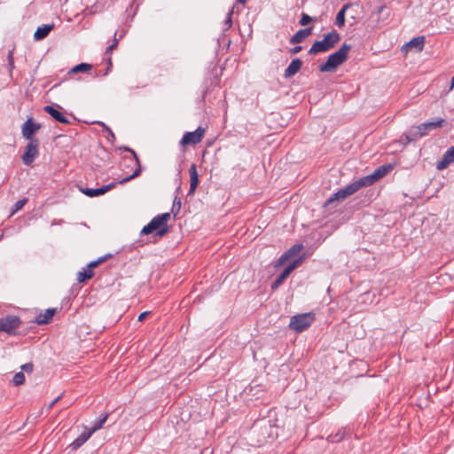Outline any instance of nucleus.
Masks as SVG:
<instances>
[{
    "mask_svg": "<svg viewBox=\"0 0 454 454\" xmlns=\"http://www.w3.org/2000/svg\"><path fill=\"white\" fill-rule=\"evenodd\" d=\"M170 219V213H163L154 216L144 228L141 235L153 234L154 238H162L170 231L168 222Z\"/></svg>",
    "mask_w": 454,
    "mask_h": 454,
    "instance_id": "nucleus-1",
    "label": "nucleus"
},
{
    "mask_svg": "<svg viewBox=\"0 0 454 454\" xmlns=\"http://www.w3.org/2000/svg\"><path fill=\"white\" fill-rule=\"evenodd\" d=\"M351 45L344 43L338 51L330 54L325 62L318 66V69L322 73H331L342 65L348 58V52Z\"/></svg>",
    "mask_w": 454,
    "mask_h": 454,
    "instance_id": "nucleus-2",
    "label": "nucleus"
},
{
    "mask_svg": "<svg viewBox=\"0 0 454 454\" xmlns=\"http://www.w3.org/2000/svg\"><path fill=\"white\" fill-rule=\"evenodd\" d=\"M340 40V35L336 30H333L325 34L323 40L316 41L309 50L308 54L317 55L318 53L327 52L333 49Z\"/></svg>",
    "mask_w": 454,
    "mask_h": 454,
    "instance_id": "nucleus-3",
    "label": "nucleus"
},
{
    "mask_svg": "<svg viewBox=\"0 0 454 454\" xmlns=\"http://www.w3.org/2000/svg\"><path fill=\"white\" fill-rule=\"evenodd\" d=\"M120 150L129 152L131 154V156H129V157L125 156L122 158V166H125L127 161H129V163H135V166H136V168L131 175H129L126 177H123L121 180H118V183H120V184H126L127 182L137 177L138 176H140L141 171H142V167H141V162H140V160H139L137 153L132 148H129L128 146H122V147H120Z\"/></svg>",
    "mask_w": 454,
    "mask_h": 454,
    "instance_id": "nucleus-4",
    "label": "nucleus"
},
{
    "mask_svg": "<svg viewBox=\"0 0 454 454\" xmlns=\"http://www.w3.org/2000/svg\"><path fill=\"white\" fill-rule=\"evenodd\" d=\"M315 318V314L312 312L297 314L291 317L289 328L296 333H301L312 325Z\"/></svg>",
    "mask_w": 454,
    "mask_h": 454,
    "instance_id": "nucleus-5",
    "label": "nucleus"
},
{
    "mask_svg": "<svg viewBox=\"0 0 454 454\" xmlns=\"http://www.w3.org/2000/svg\"><path fill=\"white\" fill-rule=\"evenodd\" d=\"M22 320L19 316L7 315L0 317V332L5 333L8 335H17V329L20 327Z\"/></svg>",
    "mask_w": 454,
    "mask_h": 454,
    "instance_id": "nucleus-6",
    "label": "nucleus"
},
{
    "mask_svg": "<svg viewBox=\"0 0 454 454\" xmlns=\"http://www.w3.org/2000/svg\"><path fill=\"white\" fill-rule=\"evenodd\" d=\"M40 140L34 139L28 141L25 147L24 153L21 155L22 162L26 166H30L39 155Z\"/></svg>",
    "mask_w": 454,
    "mask_h": 454,
    "instance_id": "nucleus-7",
    "label": "nucleus"
},
{
    "mask_svg": "<svg viewBox=\"0 0 454 454\" xmlns=\"http://www.w3.org/2000/svg\"><path fill=\"white\" fill-rule=\"evenodd\" d=\"M304 255L300 256L299 258L289 263L283 271L277 277V278L271 283L270 288L271 290H277L284 281L288 278V276L292 273V271L296 269L301 262L304 260Z\"/></svg>",
    "mask_w": 454,
    "mask_h": 454,
    "instance_id": "nucleus-8",
    "label": "nucleus"
},
{
    "mask_svg": "<svg viewBox=\"0 0 454 454\" xmlns=\"http://www.w3.org/2000/svg\"><path fill=\"white\" fill-rule=\"evenodd\" d=\"M42 128L41 123L36 122L33 117H28L21 126L22 137L28 141L38 139L35 134Z\"/></svg>",
    "mask_w": 454,
    "mask_h": 454,
    "instance_id": "nucleus-9",
    "label": "nucleus"
},
{
    "mask_svg": "<svg viewBox=\"0 0 454 454\" xmlns=\"http://www.w3.org/2000/svg\"><path fill=\"white\" fill-rule=\"evenodd\" d=\"M206 130L202 127H198L195 131L185 132L180 141L182 146L197 145L200 143L205 136Z\"/></svg>",
    "mask_w": 454,
    "mask_h": 454,
    "instance_id": "nucleus-10",
    "label": "nucleus"
},
{
    "mask_svg": "<svg viewBox=\"0 0 454 454\" xmlns=\"http://www.w3.org/2000/svg\"><path fill=\"white\" fill-rule=\"evenodd\" d=\"M356 192L355 184L353 183L348 184L346 187L340 189L337 192L333 193L325 202V207L330 206L336 200H341L347 197Z\"/></svg>",
    "mask_w": 454,
    "mask_h": 454,
    "instance_id": "nucleus-11",
    "label": "nucleus"
},
{
    "mask_svg": "<svg viewBox=\"0 0 454 454\" xmlns=\"http://www.w3.org/2000/svg\"><path fill=\"white\" fill-rule=\"evenodd\" d=\"M62 107L59 105H48L43 107V111L51 115L56 121L62 124H70V121L61 112Z\"/></svg>",
    "mask_w": 454,
    "mask_h": 454,
    "instance_id": "nucleus-12",
    "label": "nucleus"
},
{
    "mask_svg": "<svg viewBox=\"0 0 454 454\" xmlns=\"http://www.w3.org/2000/svg\"><path fill=\"white\" fill-rule=\"evenodd\" d=\"M448 121L443 118H437L432 121H427L417 126L423 136H427L431 130L447 126Z\"/></svg>",
    "mask_w": 454,
    "mask_h": 454,
    "instance_id": "nucleus-13",
    "label": "nucleus"
},
{
    "mask_svg": "<svg viewBox=\"0 0 454 454\" xmlns=\"http://www.w3.org/2000/svg\"><path fill=\"white\" fill-rule=\"evenodd\" d=\"M118 181L112 182L106 185H103L99 188H83L81 189L82 192L90 198L98 197L105 194L106 192L111 191L118 184Z\"/></svg>",
    "mask_w": 454,
    "mask_h": 454,
    "instance_id": "nucleus-14",
    "label": "nucleus"
},
{
    "mask_svg": "<svg viewBox=\"0 0 454 454\" xmlns=\"http://www.w3.org/2000/svg\"><path fill=\"white\" fill-rule=\"evenodd\" d=\"M451 163H454V146L450 147L442 155L441 160L436 163V168L438 170H443L449 167Z\"/></svg>",
    "mask_w": 454,
    "mask_h": 454,
    "instance_id": "nucleus-15",
    "label": "nucleus"
},
{
    "mask_svg": "<svg viewBox=\"0 0 454 454\" xmlns=\"http://www.w3.org/2000/svg\"><path fill=\"white\" fill-rule=\"evenodd\" d=\"M190 175V189L187 195L192 196L200 184L199 174L197 171L196 164L192 163L189 168Z\"/></svg>",
    "mask_w": 454,
    "mask_h": 454,
    "instance_id": "nucleus-16",
    "label": "nucleus"
},
{
    "mask_svg": "<svg viewBox=\"0 0 454 454\" xmlns=\"http://www.w3.org/2000/svg\"><path fill=\"white\" fill-rule=\"evenodd\" d=\"M56 313V309H48L43 313H39L35 317L34 323H35L38 325H48L52 321V318Z\"/></svg>",
    "mask_w": 454,
    "mask_h": 454,
    "instance_id": "nucleus-17",
    "label": "nucleus"
},
{
    "mask_svg": "<svg viewBox=\"0 0 454 454\" xmlns=\"http://www.w3.org/2000/svg\"><path fill=\"white\" fill-rule=\"evenodd\" d=\"M302 64V60L299 58L294 59L286 68L284 77L287 79L296 74L301 70Z\"/></svg>",
    "mask_w": 454,
    "mask_h": 454,
    "instance_id": "nucleus-18",
    "label": "nucleus"
},
{
    "mask_svg": "<svg viewBox=\"0 0 454 454\" xmlns=\"http://www.w3.org/2000/svg\"><path fill=\"white\" fill-rule=\"evenodd\" d=\"M312 31L313 27L300 29L289 39V43L291 44L301 43L306 37L309 36L312 34Z\"/></svg>",
    "mask_w": 454,
    "mask_h": 454,
    "instance_id": "nucleus-19",
    "label": "nucleus"
},
{
    "mask_svg": "<svg viewBox=\"0 0 454 454\" xmlns=\"http://www.w3.org/2000/svg\"><path fill=\"white\" fill-rule=\"evenodd\" d=\"M91 435L92 433L90 430L85 427V430L74 441H73L68 447L71 448L72 450H76L84 444Z\"/></svg>",
    "mask_w": 454,
    "mask_h": 454,
    "instance_id": "nucleus-20",
    "label": "nucleus"
},
{
    "mask_svg": "<svg viewBox=\"0 0 454 454\" xmlns=\"http://www.w3.org/2000/svg\"><path fill=\"white\" fill-rule=\"evenodd\" d=\"M54 29V24H44L41 27H38L34 34L35 41L43 40L48 36V35Z\"/></svg>",
    "mask_w": 454,
    "mask_h": 454,
    "instance_id": "nucleus-21",
    "label": "nucleus"
},
{
    "mask_svg": "<svg viewBox=\"0 0 454 454\" xmlns=\"http://www.w3.org/2000/svg\"><path fill=\"white\" fill-rule=\"evenodd\" d=\"M375 182L377 181L374 177L373 173H372L353 182V184H355L356 190L357 192L361 187L370 186L373 184Z\"/></svg>",
    "mask_w": 454,
    "mask_h": 454,
    "instance_id": "nucleus-22",
    "label": "nucleus"
},
{
    "mask_svg": "<svg viewBox=\"0 0 454 454\" xmlns=\"http://www.w3.org/2000/svg\"><path fill=\"white\" fill-rule=\"evenodd\" d=\"M394 168L392 164H385L377 168L372 173L376 181L384 177L387 173H389Z\"/></svg>",
    "mask_w": 454,
    "mask_h": 454,
    "instance_id": "nucleus-23",
    "label": "nucleus"
},
{
    "mask_svg": "<svg viewBox=\"0 0 454 454\" xmlns=\"http://www.w3.org/2000/svg\"><path fill=\"white\" fill-rule=\"evenodd\" d=\"M351 6V4L348 3L344 4L341 9L338 12L335 18V25L339 27H342L345 25V13L346 11Z\"/></svg>",
    "mask_w": 454,
    "mask_h": 454,
    "instance_id": "nucleus-24",
    "label": "nucleus"
},
{
    "mask_svg": "<svg viewBox=\"0 0 454 454\" xmlns=\"http://www.w3.org/2000/svg\"><path fill=\"white\" fill-rule=\"evenodd\" d=\"M425 43V36H417L412 38L409 43H407L404 46L410 48H416L418 51H422Z\"/></svg>",
    "mask_w": 454,
    "mask_h": 454,
    "instance_id": "nucleus-25",
    "label": "nucleus"
},
{
    "mask_svg": "<svg viewBox=\"0 0 454 454\" xmlns=\"http://www.w3.org/2000/svg\"><path fill=\"white\" fill-rule=\"evenodd\" d=\"M14 50H15V47H13L12 50H10L7 54L6 68H7V71H8L11 78H12V72L15 69L14 57H13Z\"/></svg>",
    "mask_w": 454,
    "mask_h": 454,
    "instance_id": "nucleus-26",
    "label": "nucleus"
},
{
    "mask_svg": "<svg viewBox=\"0 0 454 454\" xmlns=\"http://www.w3.org/2000/svg\"><path fill=\"white\" fill-rule=\"evenodd\" d=\"M94 276V271L92 270L83 269L82 271L78 272L77 281L79 283H85L88 280L91 279Z\"/></svg>",
    "mask_w": 454,
    "mask_h": 454,
    "instance_id": "nucleus-27",
    "label": "nucleus"
},
{
    "mask_svg": "<svg viewBox=\"0 0 454 454\" xmlns=\"http://www.w3.org/2000/svg\"><path fill=\"white\" fill-rule=\"evenodd\" d=\"M408 137H406L407 142H413L416 141L418 138L424 137L421 131L417 129V126H413L411 128V129L406 132Z\"/></svg>",
    "mask_w": 454,
    "mask_h": 454,
    "instance_id": "nucleus-28",
    "label": "nucleus"
},
{
    "mask_svg": "<svg viewBox=\"0 0 454 454\" xmlns=\"http://www.w3.org/2000/svg\"><path fill=\"white\" fill-rule=\"evenodd\" d=\"M108 413H103L101 414L98 419L95 421L93 427L90 429V432L93 434L97 430L100 429L106 421L107 420Z\"/></svg>",
    "mask_w": 454,
    "mask_h": 454,
    "instance_id": "nucleus-29",
    "label": "nucleus"
},
{
    "mask_svg": "<svg viewBox=\"0 0 454 454\" xmlns=\"http://www.w3.org/2000/svg\"><path fill=\"white\" fill-rule=\"evenodd\" d=\"M92 69V65L88 63H80L74 66L70 71L69 74H77L81 72H88Z\"/></svg>",
    "mask_w": 454,
    "mask_h": 454,
    "instance_id": "nucleus-30",
    "label": "nucleus"
},
{
    "mask_svg": "<svg viewBox=\"0 0 454 454\" xmlns=\"http://www.w3.org/2000/svg\"><path fill=\"white\" fill-rule=\"evenodd\" d=\"M303 249L302 244H295L292 246L288 250H286L285 253L290 258L297 255L301 250Z\"/></svg>",
    "mask_w": 454,
    "mask_h": 454,
    "instance_id": "nucleus-31",
    "label": "nucleus"
},
{
    "mask_svg": "<svg viewBox=\"0 0 454 454\" xmlns=\"http://www.w3.org/2000/svg\"><path fill=\"white\" fill-rule=\"evenodd\" d=\"M28 201L27 198H23L20 200H18L13 206L11 210V215H13L16 214L19 210H20Z\"/></svg>",
    "mask_w": 454,
    "mask_h": 454,
    "instance_id": "nucleus-32",
    "label": "nucleus"
},
{
    "mask_svg": "<svg viewBox=\"0 0 454 454\" xmlns=\"http://www.w3.org/2000/svg\"><path fill=\"white\" fill-rule=\"evenodd\" d=\"M314 20H316V18H313V17L309 16V14L302 12L301 15V19L299 20V24L301 26L305 27Z\"/></svg>",
    "mask_w": 454,
    "mask_h": 454,
    "instance_id": "nucleus-33",
    "label": "nucleus"
},
{
    "mask_svg": "<svg viewBox=\"0 0 454 454\" xmlns=\"http://www.w3.org/2000/svg\"><path fill=\"white\" fill-rule=\"evenodd\" d=\"M25 382V375L22 372L15 373L12 378V383L14 386H20Z\"/></svg>",
    "mask_w": 454,
    "mask_h": 454,
    "instance_id": "nucleus-34",
    "label": "nucleus"
},
{
    "mask_svg": "<svg viewBox=\"0 0 454 454\" xmlns=\"http://www.w3.org/2000/svg\"><path fill=\"white\" fill-rule=\"evenodd\" d=\"M345 434V430H340L335 434H331L328 438L331 439L333 442H339L344 439Z\"/></svg>",
    "mask_w": 454,
    "mask_h": 454,
    "instance_id": "nucleus-35",
    "label": "nucleus"
},
{
    "mask_svg": "<svg viewBox=\"0 0 454 454\" xmlns=\"http://www.w3.org/2000/svg\"><path fill=\"white\" fill-rule=\"evenodd\" d=\"M180 209H181V200L179 198L176 197L173 201L171 212L174 214L175 216H176L177 214L179 213Z\"/></svg>",
    "mask_w": 454,
    "mask_h": 454,
    "instance_id": "nucleus-36",
    "label": "nucleus"
},
{
    "mask_svg": "<svg viewBox=\"0 0 454 454\" xmlns=\"http://www.w3.org/2000/svg\"><path fill=\"white\" fill-rule=\"evenodd\" d=\"M232 14H233V8L229 11L226 20H224L225 30H228L229 28H231V27L232 25V20H231Z\"/></svg>",
    "mask_w": 454,
    "mask_h": 454,
    "instance_id": "nucleus-37",
    "label": "nucleus"
},
{
    "mask_svg": "<svg viewBox=\"0 0 454 454\" xmlns=\"http://www.w3.org/2000/svg\"><path fill=\"white\" fill-rule=\"evenodd\" d=\"M103 262H104V259H100V258H98V259H97V260H95V261L90 262L87 265V269H88V270H93V269L97 268L98 265H100V264H101V263H103Z\"/></svg>",
    "mask_w": 454,
    "mask_h": 454,
    "instance_id": "nucleus-38",
    "label": "nucleus"
},
{
    "mask_svg": "<svg viewBox=\"0 0 454 454\" xmlns=\"http://www.w3.org/2000/svg\"><path fill=\"white\" fill-rule=\"evenodd\" d=\"M287 260H289V257L286 254V253H284L276 262L275 267H279L283 265L284 263H286Z\"/></svg>",
    "mask_w": 454,
    "mask_h": 454,
    "instance_id": "nucleus-39",
    "label": "nucleus"
},
{
    "mask_svg": "<svg viewBox=\"0 0 454 454\" xmlns=\"http://www.w3.org/2000/svg\"><path fill=\"white\" fill-rule=\"evenodd\" d=\"M21 369H22V371H24V372H26L27 373H30V372H33L34 364L31 362L30 363H27V364L21 365Z\"/></svg>",
    "mask_w": 454,
    "mask_h": 454,
    "instance_id": "nucleus-40",
    "label": "nucleus"
},
{
    "mask_svg": "<svg viewBox=\"0 0 454 454\" xmlns=\"http://www.w3.org/2000/svg\"><path fill=\"white\" fill-rule=\"evenodd\" d=\"M63 396V394L59 395V396H57L51 403H49L48 405V410H51L53 408V406L62 398Z\"/></svg>",
    "mask_w": 454,
    "mask_h": 454,
    "instance_id": "nucleus-41",
    "label": "nucleus"
},
{
    "mask_svg": "<svg viewBox=\"0 0 454 454\" xmlns=\"http://www.w3.org/2000/svg\"><path fill=\"white\" fill-rule=\"evenodd\" d=\"M406 137H408L407 133H403V134L401 136L400 139H399V142H400L403 146H405V145H407L408 144H410V143H411V142H407V141H406Z\"/></svg>",
    "mask_w": 454,
    "mask_h": 454,
    "instance_id": "nucleus-42",
    "label": "nucleus"
},
{
    "mask_svg": "<svg viewBox=\"0 0 454 454\" xmlns=\"http://www.w3.org/2000/svg\"><path fill=\"white\" fill-rule=\"evenodd\" d=\"M302 50V47L300 46V45H295L294 47H293L292 49H290V53L291 54H297L299 53Z\"/></svg>",
    "mask_w": 454,
    "mask_h": 454,
    "instance_id": "nucleus-43",
    "label": "nucleus"
},
{
    "mask_svg": "<svg viewBox=\"0 0 454 454\" xmlns=\"http://www.w3.org/2000/svg\"><path fill=\"white\" fill-rule=\"evenodd\" d=\"M107 140L111 143H114L115 141V135L114 133L112 131V129H109V133H108V137H107Z\"/></svg>",
    "mask_w": 454,
    "mask_h": 454,
    "instance_id": "nucleus-44",
    "label": "nucleus"
},
{
    "mask_svg": "<svg viewBox=\"0 0 454 454\" xmlns=\"http://www.w3.org/2000/svg\"><path fill=\"white\" fill-rule=\"evenodd\" d=\"M150 314L149 311H145V312H142L139 316H138V321L142 322L144 320H145V318L147 317V316Z\"/></svg>",
    "mask_w": 454,
    "mask_h": 454,
    "instance_id": "nucleus-45",
    "label": "nucleus"
},
{
    "mask_svg": "<svg viewBox=\"0 0 454 454\" xmlns=\"http://www.w3.org/2000/svg\"><path fill=\"white\" fill-rule=\"evenodd\" d=\"M97 123L100 126H102L103 129L107 131V133H109V129H111L108 126H106L104 122L102 121H97Z\"/></svg>",
    "mask_w": 454,
    "mask_h": 454,
    "instance_id": "nucleus-46",
    "label": "nucleus"
},
{
    "mask_svg": "<svg viewBox=\"0 0 454 454\" xmlns=\"http://www.w3.org/2000/svg\"><path fill=\"white\" fill-rule=\"evenodd\" d=\"M132 165H135V163H129V161H127L125 166H122V161H121V170H124L126 168H129Z\"/></svg>",
    "mask_w": 454,
    "mask_h": 454,
    "instance_id": "nucleus-47",
    "label": "nucleus"
},
{
    "mask_svg": "<svg viewBox=\"0 0 454 454\" xmlns=\"http://www.w3.org/2000/svg\"><path fill=\"white\" fill-rule=\"evenodd\" d=\"M113 256H114L113 254H105V255H103V256H101L99 258L100 259H104V262H105L106 261H107L108 259L112 258Z\"/></svg>",
    "mask_w": 454,
    "mask_h": 454,
    "instance_id": "nucleus-48",
    "label": "nucleus"
},
{
    "mask_svg": "<svg viewBox=\"0 0 454 454\" xmlns=\"http://www.w3.org/2000/svg\"><path fill=\"white\" fill-rule=\"evenodd\" d=\"M116 35H117V33L115 32V34L114 35V41L113 42L119 43V40H121L122 38L123 35H120L119 38H117Z\"/></svg>",
    "mask_w": 454,
    "mask_h": 454,
    "instance_id": "nucleus-49",
    "label": "nucleus"
},
{
    "mask_svg": "<svg viewBox=\"0 0 454 454\" xmlns=\"http://www.w3.org/2000/svg\"><path fill=\"white\" fill-rule=\"evenodd\" d=\"M117 46H118V43L113 42V43L109 45V48H111L112 51H114L117 48Z\"/></svg>",
    "mask_w": 454,
    "mask_h": 454,
    "instance_id": "nucleus-50",
    "label": "nucleus"
},
{
    "mask_svg": "<svg viewBox=\"0 0 454 454\" xmlns=\"http://www.w3.org/2000/svg\"><path fill=\"white\" fill-rule=\"evenodd\" d=\"M112 70V67H110L109 65H107L106 68V71L104 73V75H106L108 74V73Z\"/></svg>",
    "mask_w": 454,
    "mask_h": 454,
    "instance_id": "nucleus-51",
    "label": "nucleus"
},
{
    "mask_svg": "<svg viewBox=\"0 0 454 454\" xmlns=\"http://www.w3.org/2000/svg\"><path fill=\"white\" fill-rule=\"evenodd\" d=\"M248 0H236L238 4H240L242 5H245Z\"/></svg>",
    "mask_w": 454,
    "mask_h": 454,
    "instance_id": "nucleus-52",
    "label": "nucleus"
},
{
    "mask_svg": "<svg viewBox=\"0 0 454 454\" xmlns=\"http://www.w3.org/2000/svg\"><path fill=\"white\" fill-rule=\"evenodd\" d=\"M112 51H112V49H111V48H109V46H108V47L106 48V51H105V55H110Z\"/></svg>",
    "mask_w": 454,
    "mask_h": 454,
    "instance_id": "nucleus-53",
    "label": "nucleus"
},
{
    "mask_svg": "<svg viewBox=\"0 0 454 454\" xmlns=\"http://www.w3.org/2000/svg\"><path fill=\"white\" fill-rule=\"evenodd\" d=\"M107 65H109L110 67H113V62H112V58H111V56H108V57H107Z\"/></svg>",
    "mask_w": 454,
    "mask_h": 454,
    "instance_id": "nucleus-54",
    "label": "nucleus"
},
{
    "mask_svg": "<svg viewBox=\"0 0 454 454\" xmlns=\"http://www.w3.org/2000/svg\"><path fill=\"white\" fill-rule=\"evenodd\" d=\"M385 9V5H380L378 10H377V13H380L383 10Z\"/></svg>",
    "mask_w": 454,
    "mask_h": 454,
    "instance_id": "nucleus-55",
    "label": "nucleus"
},
{
    "mask_svg": "<svg viewBox=\"0 0 454 454\" xmlns=\"http://www.w3.org/2000/svg\"><path fill=\"white\" fill-rule=\"evenodd\" d=\"M454 88V75L453 77L451 78V82H450V90H452Z\"/></svg>",
    "mask_w": 454,
    "mask_h": 454,
    "instance_id": "nucleus-56",
    "label": "nucleus"
},
{
    "mask_svg": "<svg viewBox=\"0 0 454 454\" xmlns=\"http://www.w3.org/2000/svg\"><path fill=\"white\" fill-rule=\"evenodd\" d=\"M207 93H208V88L204 91L203 97L205 98Z\"/></svg>",
    "mask_w": 454,
    "mask_h": 454,
    "instance_id": "nucleus-57",
    "label": "nucleus"
},
{
    "mask_svg": "<svg viewBox=\"0 0 454 454\" xmlns=\"http://www.w3.org/2000/svg\"><path fill=\"white\" fill-rule=\"evenodd\" d=\"M215 85H217V83H218L217 78H215Z\"/></svg>",
    "mask_w": 454,
    "mask_h": 454,
    "instance_id": "nucleus-58",
    "label": "nucleus"
}]
</instances>
